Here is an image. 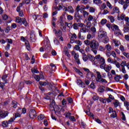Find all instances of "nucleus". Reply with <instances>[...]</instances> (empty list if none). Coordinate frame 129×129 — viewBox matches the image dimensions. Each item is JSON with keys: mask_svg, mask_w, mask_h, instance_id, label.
<instances>
[{"mask_svg": "<svg viewBox=\"0 0 129 129\" xmlns=\"http://www.w3.org/2000/svg\"><path fill=\"white\" fill-rule=\"evenodd\" d=\"M53 29V32L54 33L55 36L57 37V38H60V37H62V31L60 30H56L55 29V27H52Z\"/></svg>", "mask_w": 129, "mask_h": 129, "instance_id": "nucleus-9", "label": "nucleus"}, {"mask_svg": "<svg viewBox=\"0 0 129 129\" xmlns=\"http://www.w3.org/2000/svg\"><path fill=\"white\" fill-rule=\"evenodd\" d=\"M72 55L74 56V58L75 59L76 62L78 65L81 64L80 60L79 59V54L78 53L75 52L74 51H72Z\"/></svg>", "mask_w": 129, "mask_h": 129, "instance_id": "nucleus-6", "label": "nucleus"}, {"mask_svg": "<svg viewBox=\"0 0 129 129\" xmlns=\"http://www.w3.org/2000/svg\"><path fill=\"white\" fill-rule=\"evenodd\" d=\"M116 59H114V60H112L111 57H109L107 59V61L108 63H110V64H115V61Z\"/></svg>", "mask_w": 129, "mask_h": 129, "instance_id": "nucleus-24", "label": "nucleus"}, {"mask_svg": "<svg viewBox=\"0 0 129 129\" xmlns=\"http://www.w3.org/2000/svg\"><path fill=\"white\" fill-rule=\"evenodd\" d=\"M123 31H124V33H127L129 31V27L128 26L124 27Z\"/></svg>", "mask_w": 129, "mask_h": 129, "instance_id": "nucleus-55", "label": "nucleus"}, {"mask_svg": "<svg viewBox=\"0 0 129 129\" xmlns=\"http://www.w3.org/2000/svg\"><path fill=\"white\" fill-rule=\"evenodd\" d=\"M69 119L71 120V121H76V119H75V117L74 116H71Z\"/></svg>", "mask_w": 129, "mask_h": 129, "instance_id": "nucleus-64", "label": "nucleus"}, {"mask_svg": "<svg viewBox=\"0 0 129 129\" xmlns=\"http://www.w3.org/2000/svg\"><path fill=\"white\" fill-rule=\"evenodd\" d=\"M77 12L75 13V18L77 19L78 18L79 20H82L83 18V16L80 15L79 14V12L82 14L85 11V6L82 5H78L76 8Z\"/></svg>", "mask_w": 129, "mask_h": 129, "instance_id": "nucleus-2", "label": "nucleus"}, {"mask_svg": "<svg viewBox=\"0 0 129 129\" xmlns=\"http://www.w3.org/2000/svg\"><path fill=\"white\" fill-rule=\"evenodd\" d=\"M42 46L44 49H47L50 47V41L49 39H46V40H44L42 43Z\"/></svg>", "mask_w": 129, "mask_h": 129, "instance_id": "nucleus-10", "label": "nucleus"}, {"mask_svg": "<svg viewBox=\"0 0 129 129\" xmlns=\"http://www.w3.org/2000/svg\"><path fill=\"white\" fill-rule=\"evenodd\" d=\"M96 60H95L94 63L93 65H96V66H98L99 64H101L102 63L105 62V59L104 58L101 57L100 55H97L96 56Z\"/></svg>", "mask_w": 129, "mask_h": 129, "instance_id": "nucleus-4", "label": "nucleus"}, {"mask_svg": "<svg viewBox=\"0 0 129 129\" xmlns=\"http://www.w3.org/2000/svg\"><path fill=\"white\" fill-rule=\"evenodd\" d=\"M21 41H23V42H25V46L26 47V48L29 51V50H31V47L30 46V43H29V41L25 38L24 36L21 37Z\"/></svg>", "mask_w": 129, "mask_h": 129, "instance_id": "nucleus-8", "label": "nucleus"}, {"mask_svg": "<svg viewBox=\"0 0 129 129\" xmlns=\"http://www.w3.org/2000/svg\"><path fill=\"white\" fill-rule=\"evenodd\" d=\"M72 6H69V7H68V8H66V7H64V8H63V11H64L65 12H69V11H70V10H71V9H72Z\"/></svg>", "mask_w": 129, "mask_h": 129, "instance_id": "nucleus-53", "label": "nucleus"}, {"mask_svg": "<svg viewBox=\"0 0 129 129\" xmlns=\"http://www.w3.org/2000/svg\"><path fill=\"white\" fill-rule=\"evenodd\" d=\"M97 74V78L96 80L97 82H102L103 83H107V81H106L104 79H102V77L101 76V74L99 72H96Z\"/></svg>", "mask_w": 129, "mask_h": 129, "instance_id": "nucleus-5", "label": "nucleus"}, {"mask_svg": "<svg viewBox=\"0 0 129 129\" xmlns=\"http://www.w3.org/2000/svg\"><path fill=\"white\" fill-rule=\"evenodd\" d=\"M105 48L107 49V51L110 52L111 50V46L109 44H107L105 45Z\"/></svg>", "mask_w": 129, "mask_h": 129, "instance_id": "nucleus-42", "label": "nucleus"}, {"mask_svg": "<svg viewBox=\"0 0 129 129\" xmlns=\"http://www.w3.org/2000/svg\"><path fill=\"white\" fill-rule=\"evenodd\" d=\"M93 76V73H92L91 72H89V73H87L86 77L88 79H91Z\"/></svg>", "mask_w": 129, "mask_h": 129, "instance_id": "nucleus-22", "label": "nucleus"}, {"mask_svg": "<svg viewBox=\"0 0 129 129\" xmlns=\"http://www.w3.org/2000/svg\"><path fill=\"white\" fill-rule=\"evenodd\" d=\"M45 118V116L43 114H40L38 116V119L39 120H43Z\"/></svg>", "mask_w": 129, "mask_h": 129, "instance_id": "nucleus-47", "label": "nucleus"}, {"mask_svg": "<svg viewBox=\"0 0 129 129\" xmlns=\"http://www.w3.org/2000/svg\"><path fill=\"white\" fill-rule=\"evenodd\" d=\"M63 52L65 53V55H66L68 58H70V57H71V55H70V53H69V50H68L67 46H65L63 48Z\"/></svg>", "mask_w": 129, "mask_h": 129, "instance_id": "nucleus-16", "label": "nucleus"}, {"mask_svg": "<svg viewBox=\"0 0 129 129\" xmlns=\"http://www.w3.org/2000/svg\"><path fill=\"white\" fill-rule=\"evenodd\" d=\"M67 18V20H68V21H72V20H73V16H72L70 15H68Z\"/></svg>", "mask_w": 129, "mask_h": 129, "instance_id": "nucleus-61", "label": "nucleus"}, {"mask_svg": "<svg viewBox=\"0 0 129 129\" xmlns=\"http://www.w3.org/2000/svg\"><path fill=\"white\" fill-rule=\"evenodd\" d=\"M117 116V114H116V111L114 110L113 112H112V114L110 115V117H112V118H115Z\"/></svg>", "mask_w": 129, "mask_h": 129, "instance_id": "nucleus-36", "label": "nucleus"}, {"mask_svg": "<svg viewBox=\"0 0 129 129\" xmlns=\"http://www.w3.org/2000/svg\"><path fill=\"white\" fill-rule=\"evenodd\" d=\"M88 58L89 61H91V62L93 63H93L95 62V60H96V56L95 57L90 54H88Z\"/></svg>", "mask_w": 129, "mask_h": 129, "instance_id": "nucleus-13", "label": "nucleus"}, {"mask_svg": "<svg viewBox=\"0 0 129 129\" xmlns=\"http://www.w3.org/2000/svg\"><path fill=\"white\" fill-rule=\"evenodd\" d=\"M113 42L115 45V47H118L119 45H120V41L116 39H113Z\"/></svg>", "mask_w": 129, "mask_h": 129, "instance_id": "nucleus-27", "label": "nucleus"}, {"mask_svg": "<svg viewBox=\"0 0 129 129\" xmlns=\"http://www.w3.org/2000/svg\"><path fill=\"white\" fill-rule=\"evenodd\" d=\"M83 60L84 62H86V61L88 60V55L86 56V54H85V55H83Z\"/></svg>", "mask_w": 129, "mask_h": 129, "instance_id": "nucleus-56", "label": "nucleus"}, {"mask_svg": "<svg viewBox=\"0 0 129 129\" xmlns=\"http://www.w3.org/2000/svg\"><path fill=\"white\" fill-rule=\"evenodd\" d=\"M73 27L74 30H78V27H79V26H78V23H75L73 25Z\"/></svg>", "mask_w": 129, "mask_h": 129, "instance_id": "nucleus-50", "label": "nucleus"}, {"mask_svg": "<svg viewBox=\"0 0 129 129\" xmlns=\"http://www.w3.org/2000/svg\"><path fill=\"white\" fill-rule=\"evenodd\" d=\"M94 37H95V35L93 33H92V34L90 33H89L87 35V39H88V40H90V39H93Z\"/></svg>", "mask_w": 129, "mask_h": 129, "instance_id": "nucleus-28", "label": "nucleus"}, {"mask_svg": "<svg viewBox=\"0 0 129 129\" xmlns=\"http://www.w3.org/2000/svg\"><path fill=\"white\" fill-rule=\"evenodd\" d=\"M55 113L56 115H60L61 109H59V107L56 106L55 107H53Z\"/></svg>", "mask_w": 129, "mask_h": 129, "instance_id": "nucleus-18", "label": "nucleus"}, {"mask_svg": "<svg viewBox=\"0 0 129 129\" xmlns=\"http://www.w3.org/2000/svg\"><path fill=\"white\" fill-rule=\"evenodd\" d=\"M49 68H50V69L51 70V71H54V72H55V71L56 69V66H55V64L53 63L50 64V67Z\"/></svg>", "mask_w": 129, "mask_h": 129, "instance_id": "nucleus-37", "label": "nucleus"}, {"mask_svg": "<svg viewBox=\"0 0 129 129\" xmlns=\"http://www.w3.org/2000/svg\"><path fill=\"white\" fill-rule=\"evenodd\" d=\"M36 110L35 109H31L29 111V116L30 118H34L36 117L37 115H36Z\"/></svg>", "mask_w": 129, "mask_h": 129, "instance_id": "nucleus-12", "label": "nucleus"}, {"mask_svg": "<svg viewBox=\"0 0 129 129\" xmlns=\"http://www.w3.org/2000/svg\"><path fill=\"white\" fill-rule=\"evenodd\" d=\"M9 112L8 111H3V108L0 106V115L1 118H6L9 115Z\"/></svg>", "mask_w": 129, "mask_h": 129, "instance_id": "nucleus-7", "label": "nucleus"}, {"mask_svg": "<svg viewBox=\"0 0 129 129\" xmlns=\"http://www.w3.org/2000/svg\"><path fill=\"white\" fill-rule=\"evenodd\" d=\"M21 114H22L21 113V112H17V113H15V117L14 118H15V119L17 118V117H21Z\"/></svg>", "mask_w": 129, "mask_h": 129, "instance_id": "nucleus-57", "label": "nucleus"}, {"mask_svg": "<svg viewBox=\"0 0 129 129\" xmlns=\"http://www.w3.org/2000/svg\"><path fill=\"white\" fill-rule=\"evenodd\" d=\"M114 79L116 82H118V81H119V80L121 79V76L116 75L114 77Z\"/></svg>", "mask_w": 129, "mask_h": 129, "instance_id": "nucleus-26", "label": "nucleus"}, {"mask_svg": "<svg viewBox=\"0 0 129 129\" xmlns=\"http://www.w3.org/2000/svg\"><path fill=\"white\" fill-rule=\"evenodd\" d=\"M30 38L32 42H36V39H35V35L30 34Z\"/></svg>", "mask_w": 129, "mask_h": 129, "instance_id": "nucleus-41", "label": "nucleus"}, {"mask_svg": "<svg viewBox=\"0 0 129 129\" xmlns=\"http://www.w3.org/2000/svg\"><path fill=\"white\" fill-rule=\"evenodd\" d=\"M113 104L115 107H117L119 106V102L117 100H115L113 102Z\"/></svg>", "mask_w": 129, "mask_h": 129, "instance_id": "nucleus-43", "label": "nucleus"}, {"mask_svg": "<svg viewBox=\"0 0 129 129\" xmlns=\"http://www.w3.org/2000/svg\"><path fill=\"white\" fill-rule=\"evenodd\" d=\"M18 112H20V113L21 114L22 113H23L24 114V113H26L27 112V109H26V108H24L23 109L19 108L18 110Z\"/></svg>", "mask_w": 129, "mask_h": 129, "instance_id": "nucleus-29", "label": "nucleus"}, {"mask_svg": "<svg viewBox=\"0 0 129 129\" xmlns=\"http://www.w3.org/2000/svg\"><path fill=\"white\" fill-rule=\"evenodd\" d=\"M2 126L3 127H8V126H9V123H8V120L3 121L2 122Z\"/></svg>", "mask_w": 129, "mask_h": 129, "instance_id": "nucleus-33", "label": "nucleus"}, {"mask_svg": "<svg viewBox=\"0 0 129 129\" xmlns=\"http://www.w3.org/2000/svg\"><path fill=\"white\" fill-rule=\"evenodd\" d=\"M57 20V18L56 17H53L52 19L51 24L52 25V28H56V21Z\"/></svg>", "mask_w": 129, "mask_h": 129, "instance_id": "nucleus-20", "label": "nucleus"}, {"mask_svg": "<svg viewBox=\"0 0 129 129\" xmlns=\"http://www.w3.org/2000/svg\"><path fill=\"white\" fill-rule=\"evenodd\" d=\"M82 14H83L84 18H86V17H88V16H89V13L85 11Z\"/></svg>", "mask_w": 129, "mask_h": 129, "instance_id": "nucleus-46", "label": "nucleus"}, {"mask_svg": "<svg viewBox=\"0 0 129 129\" xmlns=\"http://www.w3.org/2000/svg\"><path fill=\"white\" fill-rule=\"evenodd\" d=\"M103 11L102 15H107L109 13V11L107 9H104Z\"/></svg>", "mask_w": 129, "mask_h": 129, "instance_id": "nucleus-60", "label": "nucleus"}, {"mask_svg": "<svg viewBox=\"0 0 129 129\" xmlns=\"http://www.w3.org/2000/svg\"><path fill=\"white\" fill-rule=\"evenodd\" d=\"M98 37L99 39H104L103 42L105 44L108 43V37H107V33L102 29H100L98 33Z\"/></svg>", "mask_w": 129, "mask_h": 129, "instance_id": "nucleus-1", "label": "nucleus"}, {"mask_svg": "<svg viewBox=\"0 0 129 129\" xmlns=\"http://www.w3.org/2000/svg\"><path fill=\"white\" fill-rule=\"evenodd\" d=\"M80 32L81 33H86V32H87V29L85 27H82L80 29Z\"/></svg>", "mask_w": 129, "mask_h": 129, "instance_id": "nucleus-51", "label": "nucleus"}, {"mask_svg": "<svg viewBox=\"0 0 129 129\" xmlns=\"http://www.w3.org/2000/svg\"><path fill=\"white\" fill-rule=\"evenodd\" d=\"M114 35H116V36H122V33H121L120 29H119L114 31Z\"/></svg>", "mask_w": 129, "mask_h": 129, "instance_id": "nucleus-31", "label": "nucleus"}, {"mask_svg": "<svg viewBox=\"0 0 129 129\" xmlns=\"http://www.w3.org/2000/svg\"><path fill=\"white\" fill-rule=\"evenodd\" d=\"M74 43H75L76 44H77V45H78L79 46H81V45H82V41L79 40H74Z\"/></svg>", "mask_w": 129, "mask_h": 129, "instance_id": "nucleus-40", "label": "nucleus"}, {"mask_svg": "<svg viewBox=\"0 0 129 129\" xmlns=\"http://www.w3.org/2000/svg\"><path fill=\"white\" fill-rule=\"evenodd\" d=\"M128 4L125 1V3L123 5V9L124 10H125L126 9H127V7H128Z\"/></svg>", "mask_w": 129, "mask_h": 129, "instance_id": "nucleus-49", "label": "nucleus"}, {"mask_svg": "<svg viewBox=\"0 0 129 129\" xmlns=\"http://www.w3.org/2000/svg\"><path fill=\"white\" fill-rule=\"evenodd\" d=\"M111 55L114 58L115 60H119V58H118L117 56H116V53H115V51H112L111 52Z\"/></svg>", "mask_w": 129, "mask_h": 129, "instance_id": "nucleus-21", "label": "nucleus"}, {"mask_svg": "<svg viewBox=\"0 0 129 129\" xmlns=\"http://www.w3.org/2000/svg\"><path fill=\"white\" fill-rule=\"evenodd\" d=\"M104 86H100V87H99L98 88V92L99 93H103L105 91V90H104Z\"/></svg>", "mask_w": 129, "mask_h": 129, "instance_id": "nucleus-19", "label": "nucleus"}, {"mask_svg": "<svg viewBox=\"0 0 129 129\" xmlns=\"http://www.w3.org/2000/svg\"><path fill=\"white\" fill-rule=\"evenodd\" d=\"M119 13V8L118 7H114L111 12V15H114V14H118Z\"/></svg>", "mask_w": 129, "mask_h": 129, "instance_id": "nucleus-17", "label": "nucleus"}, {"mask_svg": "<svg viewBox=\"0 0 129 129\" xmlns=\"http://www.w3.org/2000/svg\"><path fill=\"white\" fill-rule=\"evenodd\" d=\"M76 83L80 87H82V88H84L85 87V84L81 81V80H77L76 81Z\"/></svg>", "mask_w": 129, "mask_h": 129, "instance_id": "nucleus-14", "label": "nucleus"}, {"mask_svg": "<svg viewBox=\"0 0 129 129\" xmlns=\"http://www.w3.org/2000/svg\"><path fill=\"white\" fill-rule=\"evenodd\" d=\"M22 19L20 17H16V19H15L16 23H17L18 24H20V25H22Z\"/></svg>", "mask_w": 129, "mask_h": 129, "instance_id": "nucleus-23", "label": "nucleus"}, {"mask_svg": "<svg viewBox=\"0 0 129 129\" xmlns=\"http://www.w3.org/2000/svg\"><path fill=\"white\" fill-rule=\"evenodd\" d=\"M124 106H126L127 110H128V108H129V103L128 102L125 101L124 102Z\"/></svg>", "mask_w": 129, "mask_h": 129, "instance_id": "nucleus-54", "label": "nucleus"}, {"mask_svg": "<svg viewBox=\"0 0 129 129\" xmlns=\"http://www.w3.org/2000/svg\"><path fill=\"white\" fill-rule=\"evenodd\" d=\"M89 12L91 13H93L95 12V8L93 7H90L89 9Z\"/></svg>", "mask_w": 129, "mask_h": 129, "instance_id": "nucleus-62", "label": "nucleus"}, {"mask_svg": "<svg viewBox=\"0 0 129 129\" xmlns=\"http://www.w3.org/2000/svg\"><path fill=\"white\" fill-rule=\"evenodd\" d=\"M106 5H107V7H108L109 9H110V10L112 9V5H111V4H110L109 2L107 1L106 2Z\"/></svg>", "mask_w": 129, "mask_h": 129, "instance_id": "nucleus-48", "label": "nucleus"}, {"mask_svg": "<svg viewBox=\"0 0 129 129\" xmlns=\"http://www.w3.org/2000/svg\"><path fill=\"white\" fill-rule=\"evenodd\" d=\"M84 43H85V45H86L87 46H90V47L91 45V41H90V40H85Z\"/></svg>", "mask_w": 129, "mask_h": 129, "instance_id": "nucleus-44", "label": "nucleus"}, {"mask_svg": "<svg viewBox=\"0 0 129 129\" xmlns=\"http://www.w3.org/2000/svg\"><path fill=\"white\" fill-rule=\"evenodd\" d=\"M90 47L94 54L96 55L97 54V50H97L99 47V42L95 39H93L91 41V45Z\"/></svg>", "mask_w": 129, "mask_h": 129, "instance_id": "nucleus-3", "label": "nucleus"}, {"mask_svg": "<svg viewBox=\"0 0 129 129\" xmlns=\"http://www.w3.org/2000/svg\"><path fill=\"white\" fill-rule=\"evenodd\" d=\"M93 3L95 5H101L102 4V1L101 0H93Z\"/></svg>", "mask_w": 129, "mask_h": 129, "instance_id": "nucleus-34", "label": "nucleus"}, {"mask_svg": "<svg viewBox=\"0 0 129 129\" xmlns=\"http://www.w3.org/2000/svg\"><path fill=\"white\" fill-rule=\"evenodd\" d=\"M21 24L22 25H24L25 27H27V26H28V22L25 18H22Z\"/></svg>", "mask_w": 129, "mask_h": 129, "instance_id": "nucleus-35", "label": "nucleus"}, {"mask_svg": "<svg viewBox=\"0 0 129 129\" xmlns=\"http://www.w3.org/2000/svg\"><path fill=\"white\" fill-rule=\"evenodd\" d=\"M87 21L88 22H94V23H96V21L97 19L95 16H93L92 15H89L87 17Z\"/></svg>", "mask_w": 129, "mask_h": 129, "instance_id": "nucleus-11", "label": "nucleus"}, {"mask_svg": "<svg viewBox=\"0 0 129 129\" xmlns=\"http://www.w3.org/2000/svg\"><path fill=\"white\" fill-rule=\"evenodd\" d=\"M99 65H100V68H101V69H104V68H105L106 66L105 62H103L102 63H100Z\"/></svg>", "mask_w": 129, "mask_h": 129, "instance_id": "nucleus-45", "label": "nucleus"}, {"mask_svg": "<svg viewBox=\"0 0 129 129\" xmlns=\"http://www.w3.org/2000/svg\"><path fill=\"white\" fill-rule=\"evenodd\" d=\"M91 31L92 32V34L94 35H95L96 34V28L94 27V26H93L90 29Z\"/></svg>", "mask_w": 129, "mask_h": 129, "instance_id": "nucleus-39", "label": "nucleus"}, {"mask_svg": "<svg viewBox=\"0 0 129 129\" xmlns=\"http://www.w3.org/2000/svg\"><path fill=\"white\" fill-rule=\"evenodd\" d=\"M111 68H112V67H111V65L109 64L107 65L106 67H105L104 70L106 72H109L110 70H111Z\"/></svg>", "mask_w": 129, "mask_h": 129, "instance_id": "nucleus-25", "label": "nucleus"}, {"mask_svg": "<svg viewBox=\"0 0 129 129\" xmlns=\"http://www.w3.org/2000/svg\"><path fill=\"white\" fill-rule=\"evenodd\" d=\"M125 15L124 14H121L120 16L118 17V20H124Z\"/></svg>", "mask_w": 129, "mask_h": 129, "instance_id": "nucleus-52", "label": "nucleus"}, {"mask_svg": "<svg viewBox=\"0 0 129 129\" xmlns=\"http://www.w3.org/2000/svg\"><path fill=\"white\" fill-rule=\"evenodd\" d=\"M101 11H103L105 9H106V4L105 3H103L100 7Z\"/></svg>", "mask_w": 129, "mask_h": 129, "instance_id": "nucleus-38", "label": "nucleus"}, {"mask_svg": "<svg viewBox=\"0 0 129 129\" xmlns=\"http://www.w3.org/2000/svg\"><path fill=\"white\" fill-rule=\"evenodd\" d=\"M60 29L63 32H66V27L63 26L62 24L60 25Z\"/></svg>", "mask_w": 129, "mask_h": 129, "instance_id": "nucleus-59", "label": "nucleus"}, {"mask_svg": "<svg viewBox=\"0 0 129 129\" xmlns=\"http://www.w3.org/2000/svg\"><path fill=\"white\" fill-rule=\"evenodd\" d=\"M76 39H77V35L75 33H72L71 37V43L73 44L74 41L76 40Z\"/></svg>", "mask_w": 129, "mask_h": 129, "instance_id": "nucleus-15", "label": "nucleus"}, {"mask_svg": "<svg viewBox=\"0 0 129 129\" xmlns=\"http://www.w3.org/2000/svg\"><path fill=\"white\" fill-rule=\"evenodd\" d=\"M108 19L111 23H113L114 22V17H113V16H109Z\"/></svg>", "mask_w": 129, "mask_h": 129, "instance_id": "nucleus-58", "label": "nucleus"}, {"mask_svg": "<svg viewBox=\"0 0 129 129\" xmlns=\"http://www.w3.org/2000/svg\"><path fill=\"white\" fill-rule=\"evenodd\" d=\"M112 31H114V32H115V31H118L119 30V28L116 25H113L111 27Z\"/></svg>", "mask_w": 129, "mask_h": 129, "instance_id": "nucleus-30", "label": "nucleus"}, {"mask_svg": "<svg viewBox=\"0 0 129 129\" xmlns=\"http://www.w3.org/2000/svg\"><path fill=\"white\" fill-rule=\"evenodd\" d=\"M16 120V118L15 117H11L8 121H7V122L8 124H12L14 121Z\"/></svg>", "mask_w": 129, "mask_h": 129, "instance_id": "nucleus-32", "label": "nucleus"}, {"mask_svg": "<svg viewBox=\"0 0 129 129\" xmlns=\"http://www.w3.org/2000/svg\"><path fill=\"white\" fill-rule=\"evenodd\" d=\"M106 23H107V20H106V19H102L100 22V24L103 25H105Z\"/></svg>", "mask_w": 129, "mask_h": 129, "instance_id": "nucleus-63", "label": "nucleus"}]
</instances>
